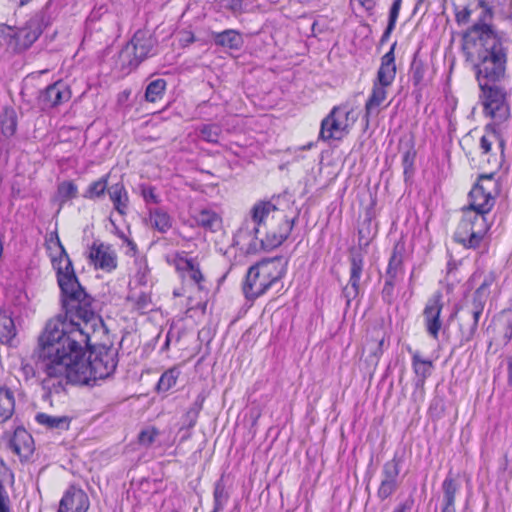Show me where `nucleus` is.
<instances>
[{"label":"nucleus","instance_id":"nucleus-63","mask_svg":"<svg viewBox=\"0 0 512 512\" xmlns=\"http://www.w3.org/2000/svg\"><path fill=\"white\" fill-rule=\"evenodd\" d=\"M171 512H178L177 510H172Z\"/></svg>","mask_w":512,"mask_h":512},{"label":"nucleus","instance_id":"nucleus-42","mask_svg":"<svg viewBox=\"0 0 512 512\" xmlns=\"http://www.w3.org/2000/svg\"><path fill=\"white\" fill-rule=\"evenodd\" d=\"M205 397L202 394H199L195 399L194 403L190 407V409L186 413V419L188 422V426L192 427L195 425L199 412L202 409L203 402Z\"/></svg>","mask_w":512,"mask_h":512},{"label":"nucleus","instance_id":"nucleus-38","mask_svg":"<svg viewBox=\"0 0 512 512\" xmlns=\"http://www.w3.org/2000/svg\"><path fill=\"white\" fill-rule=\"evenodd\" d=\"M402 267L403 257L401 252L398 250V245H396L389 259L386 277L391 279H397L398 273L402 270Z\"/></svg>","mask_w":512,"mask_h":512},{"label":"nucleus","instance_id":"nucleus-62","mask_svg":"<svg viewBox=\"0 0 512 512\" xmlns=\"http://www.w3.org/2000/svg\"><path fill=\"white\" fill-rule=\"evenodd\" d=\"M168 346H169V339L166 340L164 347L167 348Z\"/></svg>","mask_w":512,"mask_h":512},{"label":"nucleus","instance_id":"nucleus-41","mask_svg":"<svg viewBox=\"0 0 512 512\" xmlns=\"http://www.w3.org/2000/svg\"><path fill=\"white\" fill-rule=\"evenodd\" d=\"M200 137L210 143H217L221 134V128L217 124H205L200 130Z\"/></svg>","mask_w":512,"mask_h":512},{"label":"nucleus","instance_id":"nucleus-34","mask_svg":"<svg viewBox=\"0 0 512 512\" xmlns=\"http://www.w3.org/2000/svg\"><path fill=\"white\" fill-rule=\"evenodd\" d=\"M229 500V494L226 491L225 483L223 478L217 480L214 484L213 501L214 508L211 512H220L224 509L225 505Z\"/></svg>","mask_w":512,"mask_h":512},{"label":"nucleus","instance_id":"nucleus-31","mask_svg":"<svg viewBox=\"0 0 512 512\" xmlns=\"http://www.w3.org/2000/svg\"><path fill=\"white\" fill-rule=\"evenodd\" d=\"M149 220L160 233H166L172 227L171 216L161 208L149 209Z\"/></svg>","mask_w":512,"mask_h":512},{"label":"nucleus","instance_id":"nucleus-48","mask_svg":"<svg viewBox=\"0 0 512 512\" xmlns=\"http://www.w3.org/2000/svg\"><path fill=\"white\" fill-rule=\"evenodd\" d=\"M402 0H394L389 11L388 24L389 26H396V22L401 9Z\"/></svg>","mask_w":512,"mask_h":512},{"label":"nucleus","instance_id":"nucleus-18","mask_svg":"<svg viewBox=\"0 0 512 512\" xmlns=\"http://www.w3.org/2000/svg\"><path fill=\"white\" fill-rule=\"evenodd\" d=\"M88 508L87 494L82 489L70 487L60 501L58 512H87Z\"/></svg>","mask_w":512,"mask_h":512},{"label":"nucleus","instance_id":"nucleus-57","mask_svg":"<svg viewBox=\"0 0 512 512\" xmlns=\"http://www.w3.org/2000/svg\"><path fill=\"white\" fill-rule=\"evenodd\" d=\"M146 271L147 266L145 265L144 270L142 271L141 269H139V271L136 274L137 281L141 285L146 284Z\"/></svg>","mask_w":512,"mask_h":512},{"label":"nucleus","instance_id":"nucleus-13","mask_svg":"<svg viewBox=\"0 0 512 512\" xmlns=\"http://www.w3.org/2000/svg\"><path fill=\"white\" fill-rule=\"evenodd\" d=\"M88 257L95 269L111 272L117 267V254L109 244L93 242Z\"/></svg>","mask_w":512,"mask_h":512},{"label":"nucleus","instance_id":"nucleus-47","mask_svg":"<svg viewBox=\"0 0 512 512\" xmlns=\"http://www.w3.org/2000/svg\"><path fill=\"white\" fill-rule=\"evenodd\" d=\"M396 283V279L387 278L385 280L383 289H382V298L384 301L391 303L393 300L394 294V286Z\"/></svg>","mask_w":512,"mask_h":512},{"label":"nucleus","instance_id":"nucleus-30","mask_svg":"<svg viewBox=\"0 0 512 512\" xmlns=\"http://www.w3.org/2000/svg\"><path fill=\"white\" fill-rule=\"evenodd\" d=\"M35 420L42 426L51 430L66 431L70 427V418L68 416H54L46 413H38Z\"/></svg>","mask_w":512,"mask_h":512},{"label":"nucleus","instance_id":"nucleus-51","mask_svg":"<svg viewBox=\"0 0 512 512\" xmlns=\"http://www.w3.org/2000/svg\"><path fill=\"white\" fill-rule=\"evenodd\" d=\"M195 42V36L191 31H182L179 34V43L182 47H186Z\"/></svg>","mask_w":512,"mask_h":512},{"label":"nucleus","instance_id":"nucleus-28","mask_svg":"<svg viewBox=\"0 0 512 512\" xmlns=\"http://www.w3.org/2000/svg\"><path fill=\"white\" fill-rule=\"evenodd\" d=\"M110 200L114 209L120 214L125 215L128 209L129 197L123 183H116L108 188Z\"/></svg>","mask_w":512,"mask_h":512},{"label":"nucleus","instance_id":"nucleus-45","mask_svg":"<svg viewBox=\"0 0 512 512\" xmlns=\"http://www.w3.org/2000/svg\"><path fill=\"white\" fill-rule=\"evenodd\" d=\"M415 156H416V152L413 148L408 149L403 154L402 165H403L405 177H408L412 174Z\"/></svg>","mask_w":512,"mask_h":512},{"label":"nucleus","instance_id":"nucleus-53","mask_svg":"<svg viewBox=\"0 0 512 512\" xmlns=\"http://www.w3.org/2000/svg\"><path fill=\"white\" fill-rule=\"evenodd\" d=\"M225 7L231 9L234 12L241 10L242 0H224Z\"/></svg>","mask_w":512,"mask_h":512},{"label":"nucleus","instance_id":"nucleus-3","mask_svg":"<svg viewBox=\"0 0 512 512\" xmlns=\"http://www.w3.org/2000/svg\"><path fill=\"white\" fill-rule=\"evenodd\" d=\"M466 62L472 66L479 86L499 83L506 74L508 46L505 38L463 43Z\"/></svg>","mask_w":512,"mask_h":512},{"label":"nucleus","instance_id":"nucleus-17","mask_svg":"<svg viewBox=\"0 0 512 512\" xmlns=\"http://www.w3.org/2000/svg\"><path fill=\"white\" fill-rule=\"evenodd\" d=\"M442 308V294L441 292H436L428 299L423 311L427 332L435 339L438 338L439 331L442 327L440 320Z\"/></svg>","mask_w":512,"mask_h":512},{"label":"nucleus","instance_id":"nucleus-15","mask_svg":"<svg viewBox=\"0 0 512 512\" xmlns=\"http://www.w3.org/2000/svg\"><path fill=\"white\" fill-rule=\"evenodd\" d=\"M364 259L360 252H352L350 256V277L348 284L343 288L342 295L349 306L360 292V279L363 272Z\"/></svg>","mask_w":512,"mask_h":512},{"label":"nucleus","instance_id":"nucleus-32","mask_svg":"<svg viewBox=\"0 0 512 512\" xmlns=\"http://www.w3.org/2000/svg\"><path fill=\"white\" fill-rule=\"evenodd\" d=\"M16 336V327L13 319L6 313H0V342L11 344Z\"/></svg>","mask_w":512,"mask_h":512},{"label":"nucleus","instance_id":"nucleus-23","mask_svg":"<svg viewBox=\"0 0 512 512\" xmlns=\"http://www.w3.org/2000/svg\"><path fill=\"white\" fill-rule=\"evenodd\" d=\"M10 447L19 456L27 458L34 450L33 439L25 429L17 428L10 440Z\"/></svg>","mask_w":512,"mask_h":512},{"label":"nucleus","instance_id":"nucleus-22","mask_svg":"<svg viewBox=\"0 0 512 512\" xmlns=\"http://www.w3.org/2000/svg\"><path fill=\"white\" fill-rule=\"evenodd\" d=\"M498 123H488L484 127V135L480 138V149L483 154H489L491 151V147L494 142H498V146L501 150V154L504 153L505 150V140L501 136L498 131Z\"/></svg>","mask_w":512,"mask_h":512},{"label":"nucleus","instance_id":"nucleus-6","mask_svg":"<svg viewBox=\"0 0 512 512\" xmlns=\"http://www.w3.org/2000/svg\"><path fill=\"white\" fill-rule=\"evenodd\" d=\"M496 277L493 272L485 276L483 282L474 291L470 299H466L460 308V332L461 340L471 341L477 331L480 316L484 311L487 299L490 295V287L495 282Z\"/></svg>","mask_w":512,"mask_h":512},{"label":"nucleus","instance_id":"nucleus-55","mask_svg":"<svg viewBox=\"0 0 512 512\" xmlns=\"http://www.w3.org/2000/svg\"><path fill=\"white\" fill-rule=\"evenodd\" d=\"M394 29H395V27L387 25V27H386L385 31L383 32L381 39H380L381 44H384L385 42L388 41V39L390 38V35Z\"/></svg>","mask_w":512,"mask_h":512},{"label":"nucleus","instance_id":"nucleus-44","mask_svg":"<svg viewBox=\"0 0 512 512\" xmlns=\"http://www.w3.org/2000/svg\"><path fill=\"white\" fill-rule=\"evenodd\" d=\"M38 349H39V344L37 345V348L34 350L33 355H32L35 360V366H33L32 364H30L28 362H22V364H21V370H22L26 380L35 377L37 371L42 372L44 375H46L41 369L38 368V363H37L38 359H37V355H36ZM45 377L46 376H44V378Z\"/></svg>","mask_w":512,"mask_h":512},{"label":"nucleus","instance_id":"nucleus-50","mask_svg":"<svg viewBox=\"0 0 512 512\" xmlns=\"http://www.w3.org/2000/svg\"><path fill=\"white\" fill-rule=\"evenodd\" d=\"M10 500L4 485L0 481V512H10Z\"/></svg>","mask_w":512,"mask_h":512},{"label":"nucleus","instance_id":"nucleus-5","mask_svg":"<svg viewBox=\"0 0 512 512\" xmlns=\"http://www.w3.org/2000/svg\"><path fill=\"white\" fill-rule=\"evenodd\" d=\"M480 10L475 23L464 33L463 43L490 40V38H503V34L496 31L492 25L494 17L493 7L488 0H476L474 5H467L456 11L455 17L458 24L469 22L473 12Z\"/></svg>","mask_w":512,"mask_h":512},{"label":"nucleus","instance_id":"nucleus-12","mask_svg":"<svg viewBox=\"0 0 512 512\" xmlns=\"http://www.w3.org/2000/svg\"><path fill=\"white\" fill-rule=\"evenodd\" d=\"M71 96L69 85L59 80L39 92L37 104L42 111H47L68 102Z\"/></svg>","mask_w":512,"mask_h":512},{"label":"nucleus","instance_id":"nucleus-49","mask_svg":"<svg viewBox=\"0 0 512 512\" xmlns=\"http://www.w3.org/2000/svg\"><path fill=\"white\" fill-rule=\"evenodd\" d=\"M156 436L157 432L154 429L144 430L139 434V442L142 445L149 446L154 442Z\"/></svg>","mask_w":512,"mask_h":512},{"label":"nucleus","instance_id":"nucleus-43","mask_svg":"<svg viewBox=\"0 0 512 512\" xmlns=\"http://www.w3.org/2000/svg\"><path fill=\"white\" fill-rule=\"evenodd\" d=\"M140 194L143 197L145 203L149 204H159L161 202L160 196L156 193V188L150 185L142 184L140 185Z\"/></svg>","mask_w":512,"mask_h":512},{"label":"nucleus","instance_id":"nucleus-37","mask_svg":"<svg viewBox=\"0 0 512 512\" xmlns=\"http://www.w3.org/2000/svg\"><path fill=\"white\" fill-rule=\"evenodd\" d=\"M78 194V187L73 181H63L57 187V200L60 204L76 198Z\"/></svg>","mask_w":512,"mask_h":512},{"label":"nucleus","instance_id":"nucleus-36","mask_svg":"<svg viewBox=\"0 0 512 512\" xmlns=\"http://www.w3.org/2000/svg\"><path fill=\"white\" fill-rule=\"evenodd\" d=\"M166 90V81L164 79L158 78L151 81L146 87L145 91V99L148 102H157L162 99Z\"/></svg>","mask_w":512,"mask_h":512},{"label":"nucleus","instance_id":"nucleus-39","mask_svg":"<svg viewBox=\"0 0 512 512\" xmlns=\"http://www.w3.org/2000/svg\"><path fill=\"white\" fill-rule=\"evenodd\" d=\"M107 179H108V176L106 175V176L101 177L97 181L92 182L88 186V188L85 191L83 196L87 199H95V198H100L101 196H103L106 189L108 190Z\"/></svg>","mask_w":512,"mask_h":512},{"label":"nucleus","instance_id":"nucleus-61","mask_svg":"<svg viewBox=\"0 0 512 512\" xmlns=\"http://www.w3.org/2000/svg\"><path fill=\"white\" fill-rule=\"evenodd\" d=\"M125 241L127 242L128 246L131 248V250H133V251L136 250V244L133 241H131L127 238H125Z\"/></svg>","mask_w":512,"mask_h":512},{"label":"nucleus","instance_id":"nucleus-21","mask_svg":"<svg viewBox=\"0 0 512 512\" xmlns=\"http://www.w3.org/2000/svg\"><path fill=\"white\" fill-rule=\"evenodd\" d=\"M388 87L389 86L374 82L371 94L365 103L364 117L366 118L367 122L369 121L370 116L378 115L380 108L387 98Z\"/></svg>","mask_w":512,"mask_h":512},{"label":"nucleus","instance_id":"nucleus-24","mask_svg":"<svg viewBox=\"0 0 512 512\" xmlns=\"http://www.w3.org/2000/svg\"><path fill=\"white\" fill-rule=\"evenodd\" d=\"M176 267L184 273V276L195 283L199 289H202L204 276L200 270L199 264L192 258L179 257Z\"/></svg>","mask_w":512,"mask_h":512},{"label":"nucleus","instance_id":"nucleus-52","mask_svg":"<svg viewBox=\"0 0 512 512\" xmlns=\"http://www.w3.org/2000/svg\"><path fill=\"white\" fill-rule=\"evenodd\" d=\"M414 506V499L408 497L402 503H400L394 510V512H411Z\"/></svg>","mask_w":512,"mask_h":512},{"label":"nucleus","instance_id":"nucleus-56","mask_svg":"<svg viewBox=\"0 0 512 512\" xmlns=\"http://www.w3.org/2000/svg\"><path fill=\"white\" fill-rule=\"evenodd\" d=\"M377 341V347L375 350H372V348H370V350L372 351V353L375 355V356H379L382 354L383 352V344H384V337L382 336L381 338H377L376 339Z\"/></svg>","mask_w":512,"mask_h":512},{"label":"nucleus","instance_id":"nucleus-4","mask_svg":"<svg viewBox=\"0 0 512 512\" xmlns=\"http://www.w3.org/2000/svg\"><path fill=\"white\" fill-rule=\"evenodd\" d=\"M286 265L282 257H274L251 266L243 286L246 298L254 300L279 282L286 272Z\"/></svg>","mask_w":512,"mask_h":512},{"label":"nucleus","instance_id":"nucleus-58","mask_svg":"<svg viewBox=\"0 0 512 512\" xmlns=\"http://www.w3.org/2000/svg\"><path fill=\"white\" fill-rule=\"evenodd\" d=\"M508 383L512 385V356L507 358Z\"/></svg>","mask_w":512,"mask_h":512},{"label":"nucleus","instance_id":"nucleus-10","mask_svg":"<svg viewBox=\"0 0 512 512\" xmlns=\"http://www.w3.org/2000/svg\"><path fill=\"white\" fill-rule=\"evenodd\" d=\"M157 41L148 32L138 30L121 52V58L128 59L129 65L137 67L143 60L155 54Z\"/></svg>","mask_w":512,"mask_h":512},{"label":"nucleus","instance_id":"nucleus-40","mask_svg":"<svg viewBox=\"0 0 512 512\" xmlns=\"http://www.w3.org/2000/svg\"><path fill=\"white\" fill-rule=\"evenodd\" d=\"M180 372L176 368H171L165 371L157 384L158 391L166 392L175 386Z\"/></svg>","mask_w":512,"mask_h":512},{"label":"nucleus","instance_id":"nucleus-1","mask_svg":"<svg viewBox=\"0 0 512 512\" xmlns=\"http://www.w3.org/2000/svg\"><path fill=\"white\" fill-rule=\"evenodd\" d=\"M53 238L60 255L52 263L57 271L65 315L47 321L39 335L36 355L38 368L46 374L43 388L50 394H59L67 384L90 386L112 375L117 367V355L113 349L102 347L84 358L90 333L101 319L93 310L92 297L80 285L58 235H51L50 242Z\"/></svg>","mask_w":512,"mask_h":512},{"label":"nucleus","instance_id":"nucleus-27","mask_svg":"<svg viewBox=\"0 0 512 512\" xmlns=\"http://www.w3.org/2000/svg\"><path fill=\"white\" fill-rule=\"evenodd\" d=\"M458 490L459 483L453 477L448 475L442 483V512H456L455 496Z\"/></svg>","mask_w":512,"mask_h":512},{"label":"nucleus","instance_id":"nucleus-2","mask_svg":"<svg viewBox=\"0 0 512 512\" xmlns=\"http://www.w3.org/2000/svg\"><path fill=\"white\" fill-rule=\"evenodd\" d=\"M500 185L495 173L482 174L469 193V206L454 233L456 242L465 248L476 249L490 229L487 216L495 205Z\"/></svg>","mask_w":512,"mask_h":512},{"label":"nucleus","instance_id":"nucleus-46","mask_svg":"<svg viewBox=\"0 0 512 512\" xmlns=\"http://www.w3.org/2000/svg\"><path fill=\"white\" fill-rule=\"evenodd\" d=\"M411 71H412L413 84L415 86L421 85L424 81V76H425V72H426V69H425L423 63L414 61L412 63Z\"/></svg>","mask_w":512,"mask_h":512},{"label":"nucleus","instance_id":"nucleus-20","mask_svg":"<svg viewBox=\"0 0 512 512\" xmlns=\"http://www.w3.org/2000/svg\"><path fill=\"white\" fill-rule=\"evenodd\" d=\"M409 352L412 355V368L416 376L415 385L422 388L426 379L432 374L433 363L431 360L423 358L419 351H412L409 348Z\"/></svg>","mask_w":512,"mask_h":512},{"label":"nucleus","instance_id":"nucleus-9","mask_svg":"<svg viewBox=\"0 0 512 512\" xmlns=\"http://www.w3.org/2000/svg\"><path fill=\"white\" fill-rule=\"evenodd\" d=\"M480 99L486 116L491 117L494 123H502L510 115L507 103V94L499 83L479 86Z\"/></svg>","mask_w":512,"mask_h":512},{"label":"nucleus","instance_id":"nucleus-33","mask_svg":"<svg viewBox=\"0 0 512 512\" xmlns=\"http://www.w3.org/2000/svg\"><path fill=\"white\" fill-rule=\"evenodd\" d=\"M0 124L2 133L9 137L12 136L17 128V115L13 108H5L0 115Z\"/></svg>","mask_w":512,"mask_h":512},{"label":"nucleus","instance_id":"nucleus-26","mask_svg":"<svg viewBox=\"0 0 512 512\" xmlns=\"http://www.w3.org/2000/svg\"><path fill=\"white\" fill-rule=\"evenodd\" d=\"M212 37L217 46L232 50H239L244 44L242 35L233 29H227L222 32H213Z\"/></svg>","mask_w":512,"mask_h":512},{"label":"nucleus","instance_id":"nucleus-16","mask_svg":"<svg viewBox=\"0 0 512 512\" xmlns=\"http://www.w3.org/2000/svg\"><path fill=\"white\" fill-rule=\"evenodd\" d=\"M277 213L283 212L278 210L276 206L272 204L270 201H261L256 203L251 210V218L254 223V227L250 231L241 229L239 232V236L245 237L247 235L248 237H252V234H254L255 238L257 239V234L260 231V226L266 223V220L269 218L271 214L272 220L274 222L277 221Z\"/></svg>","mask_w":512,"mask_h":512},{"label":"nucleus","instance_id":"nucleus-25","mask_svg":"<svg viewBox=\"0 0 512 512\" xmlns=\"http://www.w3.org/2000/svg\"><path fill=\"white\" fill-rule=\"evenodd\" d=\"M15 393L7 385H0V424L7 422L15 412Z\"/></svg>","mask_w":512,"mask_h":512},{"label":"nucleus","instance_id":"nucleus-7","mask_svg":"<svg viewBox=\"0 0 512 512\" xmlns=\"http://www.w3.org/2000/svg\"><path fill=\"white\" fill-rule=\"evenodd\" d=\"M48 25L46 12L35 13L20 28L7 27V36L10 38L9 46L14 52L20 53L29 49L42 34L43 29Z\"/></svg>","mask_w":512,"mask_h":512},{"label":"nucleus","instance_id":"nucleus-54","mask_svg":"<svg viewBox=\"0 0 512 512\" xmlns=\"http://www.w3.org/2000/svg\"><path fill=\"white\" fill-rule=\"evenodd\" d=\"M358 2L367 11H372L376 6V0H358Z\"/></svg>","mask_w":512,"mask_h":512},{"label":"nucleus","instance_id":"nucleus-59","mask_svg":"<svg viewBox=\"0 0 512 512\" xmlns=\"http://www.w3.org/2000/svg\"><path fill=\"white\" fill-rule=\"evenodd\" d=\"M504 337L506 338V341H509L512 338V322H508Z\"/></svg>","mask_w":512,"mask_h":512},{"label":"nucleus","instance_id":"nucleus-19","mask_svg":"<svg viewBox=\"0 0 512 512\" xmlns=\"http://www.w3.org/2000/svg\"><path fill=\"white\" fill-rule=\"evenodd\" d=\"M396 42L392 44L389 51L381 58V64L377 72V79L375 82L382 85L391 86L396 76V65L394 50Z\"/></svg>","mask_w":512,"mask_h":512},{"label":"nucleus","instance_id":"nucleus-35","mask_svg":"<svg viewBox=\"0 0 512 512\" xmlns=\"http://www.w3.org/2000/svg\"><path fill=\"white\" fill-rule=\"evenodd\" d=\"M128 301L132 303L133 307L140 311L141 313H145L146 311L151 310L152 301L149 293L144 291H132L128 297Z\"/></svg>","mask_w":512,"mask_h":512},{"label":"nucleus","instance_id":"nucleus-8","mask_svg":"<svg viewBox=\"0 0 512 512\" xmlns=\"http://www.w3.org/2000/svg\"><path fill=\"white\" fill-rule=\"evenodd\" d=\"M352 114L353 109L348 105L333 107L321 122L319 137L324 141L342 140L356 120Z\"/></svg>","mask_w":512,"mask_h":512},{"label":"nucleus","instance_id":"nucleus-60","mask_svg":"<svg viewBox=\"0 0 512 512\" xmlns=\"http://www.w3.org/2000/svg\"><path fill=\"white\" fill-rule=\"evenodd\" d=\"M257 250H258V245H257V243H256L255 241H253V242H251V243L249 244V247H248V249H247V252H248V253H254V252H256Z\"/></svg>","mask_w":512,"mask_h":512},{"label":"nucleus","instance_id":"nucleus-14","mask_svg":"<svg viewBox=\"0 0 512 512\" xmlns=\"http://www.w3.org/2000/svg\"><path fill=\"white\" fill-rule=\"evenodd\" d=\"M400 474V459L394 457L387 461L382 468L381 482L377 491L380 500L389 498L398 488V476Z\"/></svg>","mask_w":512,"mask_h":512},{"label":"nucleus","instance_id":"nucleus-29","mask_svg":"<svg viewBox=\"0 0 512 512\" xmlns=\"http://www.w3.org/2000/svg\"><path fill=\"white\" fill-rule=\"evenodd\" d=\"M196 224L205 230L215 232L221 228L222 219L215 211L211 209H201L193 216Z\"/></svg>","mask_w":512,"mask_h":512},{"label":"nucleus","instance_id":"nucleus-11","mask_svg":"<svg viewBox=\"0 0 512 512\" xmlns=\"http://www.w3.org/2000/svg\"><path fill=\"white\" fill-rule=\"evenodd\" d=\"M297 216L287 217L284 213H277L276 226L270 225L264 238L260 240V246L264 250H272L279 247L290 235Z\"/></svg>","mask_w":512,"mask_h":512}]
</instances>
